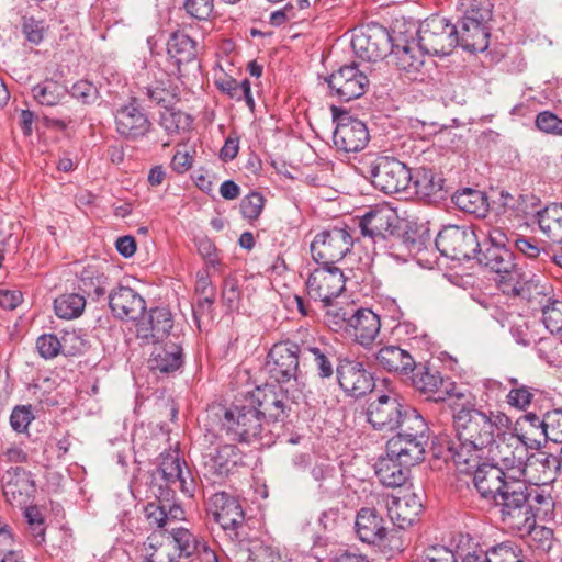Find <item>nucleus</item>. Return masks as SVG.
Here are the masks:
<instances>
[{
    "instance_id": "46",
    "label": "nucleus",
    "mask_w": 562,
    "mask_h": 562,
    "mask_svg": "<svg viewBox=\"0 0 562 562\" xmlns=\"http://www.w3.org/2000/svg\"><path fill=\"white\" fill-rule=\"evenodd\" d=\"M397 429L400 430L397 434L414 435L418 438H429V428L424 417L416 408L406 404L402 412Z\"/></svg>"
},
{
    "instance_id": "47",
    "label": "nucleus",
    "mask_w": 562,
    "mask_h": 562,
    "mask_svg": "<svg viewBox=\"0 0 562 562\" xmlns=\"http://www.w3.org/2000/svg\"><path fill=\"white\" fill-rule=\"evenodd\" d=\"M490 562H526L521 544L515 541H503L484 551Z\"/></svg>"
},
{
    "instance_id": "49",
    "label": "nucleus",
    "mask_w": 562,
    "mask_h": 562,
    "mask_svg": "<svg viewBox=\"0 0 562 562\" xmlns=\"http://www.w3.org/2000/svg\"><path fill=\"white\" fill-rule=\"evenodd\" d=\"M34 99L46 106H54L60 102L66 94V88L54 80H45L32 89Z\"/></svg>"
},
{
    "instance_id": "34",
    "label": "nucleus",
    "mask_w": 562,
    "mask_h": 562,
    "mask_svg": "<svg viewBox=\"0 0 562 562\" xmlns=\"http://www.w3.org/2000/svg\"><path fill=\"white\" fill-rule=\"evenodd\" d=\"M374 358L381 369L403 380L414 370V363L416 362L407 350L395 345L381 347L375 352Z\"/></svg>"
},
{
    "instance_id": "23",
    "label": "nucleus",
    "mask_w": 562,
    "mask_h": 562,
    "mask_svg": "<svg viewBox=\"0 0 562 562\" xmlns=\"http://www.w3.org/2000/svg\"><path fill=\"white\" fill-rule=\"evenodd\" d=\"M404 406L395 395H381L369 404L368 422L380 431L396 430Z\"/></svg>"
},
{
    "instance_id": "31",
    "label": "nucleus",
    "mask_w": 562,
    "mask_h": 562,
    "mask_svg": "<svg viewBox=\"0 0 562 562\" xmlns=\"http://www.w3.org/2000/svg\"><path fill=\"white\" fill-rule=\"evenodd\" d=\"M427 442L428 438L397 434L387 441L386 453L404 464L414 465L424 460Z\"/></svg>"
},
{
    "instance_id": "62",
    "label": "nucleus",
    "mask_w": 562,
    "mask_h": 562,
    "mask_svg": "<svg viewBox=\"0 0 562 562\" xmlns=\"http://www.w3.org/2000/svg\"><path fill=\"white\" fill-rule=\"evenodd\" d=\"M34 416L30 407L16 406L10 416V425L18 432H24Z\"/></svg>"
},
{
    "instance_id": "15",
    "label": "nucleus",
    "mask_w": 562,
    "mask_h": 562,
    "mask_svg": "<svg viewBox=\"0 0 562 562\" xmlns=\"http://www.w3.org/2000/svg\"><path fill=\"white\" fill-rule=\"evenodd\" d=\"M330 94L340 102H349L362 97L368 87L369 79L356 63L344 65L326 79Z\"/></svg>"
},
{
    "instance_id": "58",
    "label": "nucleus",
    "mask_w": 562,
    "mask_h": 562,
    "mask_svg": "<svg viewBox=\"0 0 562 562\" xmlns=\"http://www.w3.org/2000/svg\"><path fill=\"white\" fill-rule=\"evenodd\" d=\"M38 353L44 359H53L63 352V344L54 334H44L36 340Z\"/></svg>"
},
{
    "instance_id": "40",
    "label": "nucleus",
    "mask_w": 562,
    "mask_h": 562,
    "mask_svg": "<svg viewBox=\"0 0 562 562\" xmlns=\"http://www.w3.org/2000/svg\"><path fill=\"white\" fill-rule=\"evenodd\" d=\"M109 278L98 265H88L78 274V290L86 295L98 300L105 294Z\"/></svg>"
},
{
    "instance_id": "51",
    "label": "nucleus",
    "mask_w": 562,
    "mask_h": 562,
    "mask_svg": "<svg viewBox=\"0 0 562 562\" xmlns=\"http://www.w3.org/2000/svg\"><path fill=\"white\" fill-rule=\"evenodd\" d=\"M25 519L29 525V531L35 544L45 541V518L37 506H30L24 512Z\"/></svg>"
},
{
    "instance_id": "16",
    "label": "nucleus",
    "mask_w": 562,
    "mask_h": 562,
    "mask_svg": "<svg viewBox=\"0 0 562 562\" xmlns=\"http://www.w3.org/2000/svg\"><path fill=\"white\" fill-rule=\"evenodd\" d=\"M247 398L256 406L267 426L270 422L283 423L289 416V396L280 387L266 384L252 391Z\"/></svg>"
},
{
    "instance_id": "26",
    "label": "nucleus",
    "mask_w": 562,
    "mask_h": 562,
    "mask_svg": "<svg viewBox=\"0 0 562 562\" xmlns=\"http://www.w3.org/2000/svg\"><path fill=\"white\" fill-rule=\"evenodd\" d=\"M416 391L424 394H438L436 401H443L442 394H450L453 383L445 380L440 372L426 363H414V370L404 379Z\"/></svg>"
},
{
    "instance_id": "56",
    "label": "nucleus",
    "mask_w": 562,
    "mask_h": 562,
    "mask_svg": "<svg viewBox=\"0 0 562 562\" xmlns=\"http://www.w3.org/2000/svg\"><path fill=\"white\" fill-rule=\"evenodd\" d=\"M265 198L259 192H251L247 194L240 202V212L248 221L257 220L265 206Z\"/></svg>"
},
{
    "instance_id": "55",
    "label": "nucleus",
    "mask_w": 562,
    "mask_h": 562,
    "mask_svg": "<svg viewBox=\"0 0 562 562\" xmlns=\"http://www.w3.org/2000/svg\"><path fill=\"white\" fill-rule=\"evenodd\" d=\"M160 124L169 134L178 133L190 124V119L186 113L166 108L160 115Z\"/></svg>"
},
{
    "instance_id": "44",
    "label": "nucleus",
    "mask_w": 562,
    "mask_h": 562,
    "mask_svg": "<svg viewBox=\"0 0 562 562\" xmlns=\"http://www.w3.org/2000/svg\"><path fill=\"white\" fill-rule=\"evenodd\" d=\"M302 359L304 361H312L315 364L317 375L321 379H329L334 374V366L330 360L333 356L331 348L319 345H302L301 346Z\"/></svg>"
},
{
    "instance_id": "24",
    "label": "nucleus",
    "mask_w": 562,
    "mask_h": 562,
    "mask_svg": "<svg viewBox=\"0 0 562 562\" xmlns=\"http://www.w3.org/2000/svg\"><path fill=\"white\" fill-rule=\"evenodd\" d=\"M396 211L387 205H379L368 211L360 220V229L363 237L374 243L384 241L397 227Z\"/></svg>"
},
{
    "instance_id": "6",
    "label": "nucleus",
    "mask_w": 562,
    "mask_h": 562,
    "mask_svg": "<svg viewBox=\"0 0 562 562\" xmlns=\"http://www.w3.org/2000/svg\"><path fill=\"white\" fill-rule=\"evenodd\" d=\"M418 47L434 56L449 55L458 45L457 26L439 15L427 18L418 27Z\"/></svg>"
},
{
    "instance_id": "13",
    "label": "nucleus",
    "mask_w": 562,
    "mask_h": 562,
    "mask_svg": "<svg viewBox=\"0 0 562 562\" xmlns=\"http://www.w3.org/2000/svg\"><path fill=\"white\" fill-rule=\"evenodd\" d=\"M301 346L286 340L274 344L268 352L265 368L271 380L279 384L297 379Z\"/></svg>"
},
{
    "instance_id": "57",
    "label": "nucleus",
    "mask_w": 562,
    "mask_h": 562,
    "mask_svg": "<svg viewBox=\"0 0 562 562\" xmlns=\"http://www.w3.org/2000/svg\"><path fill=\"white\" fill-rule=\"evenodd\" d=\"M533 397L532 389L527 385H518L512 387L506 396V401L512 407L525 411L529 407Z\"/></svg>"
},
{
    "instance_id": "25",
    "label": "nucleus",
    "mask_w": 562,
    "mask_h": 562,
    "mask_svg": "<svg viewBox=\"0 0 562 562\" xmlns=\"http://www.w3.org/2000/svg\"><path fill=\"white\" fill-rule=\"evenodd\" d=\"M560 468L559 457L546 451H537L526 457L521 476L537 486L550 485L557 480Z\"/></svg>"
},
{
    "instance_id": "61",
    "label": "nucleus",
    "mask_w": 562,
    "mask_h": 562,
    "mask_svg": "<svg viewBox=\"0 0 562 562\" xmlns=\"http://www.w3.org/2000/svg\"><path fill=\"white\" fill-rule=\"evenodd\" d=\"M70 93L74 98L86 104L94 102L98 98L97 87L87 80L76 82L71 87Z\"/></svg>"
},
{
    "instance_id": "48",
    "label": "nucleus",
    "mask_w": 562,
    "mask_h": 562,
    "mask_svg": "<svg viewBox=\"0 0 562 562\" xmlns=\"http://www.w3.org/2000/svg\"><path fill=\"white\" fill-rule=\"evenodd\" d=\"M86 306V295L82 293L63 294L55 299L54 310L59 318L72 319L79 317Z\"/></svg>"
},
{
    "instance_id": "4",
    "label": "nucleus",
    "mask_w": 562,
    "mask_h": 562,
    "mask_svg": "<svg viewBox=\"0 0 562 562\" xmlns=\"http://www.w3.org/2000/svg\"><path fill=\"white\" fill-rule=\"evenodd\" d=\"M526 482L510 477L506 486L493 501L501 507V518L512 529H529L535 524L533 504Z\"/></svg>"
},
{
    "instance_id": "60",
    "label": "nucleus",
    "mask_w": 562,
    "mask_h": 562,
    "mask_svg": "<svg viewBox=\"0 0 562 562\" xmlns=\"http://www.w3.org/2000/svg\"><path fill=\"white\" fill-rule=\"evenodd\" d=\"M186 12L198 20H207L214 10V0H184Z\"/></svg>"
},
{
    "instance_id": "35",
    "label": "nucleus",
    "mask_w": 562,
    "mask_h": 562,
    "mask_svg": "<svg viewBox=\"0 0 562 562\" xmlns=\"http://www.w3.org/2000/svg\"><path fill=\"white\" fill-rule=\"evenodd\" d=\"M424 54L418 47V42L405 40L404 43H394L390 56L400 71L416 78L424 65Z\"/></svg>"
},
{
    "instance_id": "28",
    "label": "nucleus",
    "mask_w": 562,
    "mask_h": 562,
    "mask_svg": "<svg viewBox=\"0 0 562 562\" xmlns=\"http://www.w3.org/2000/svg\"><path fill=\"white\" fill-rule=\"evenodd\" d=\"M3 495L12 505H23L35 490L31 472L22 467H11L1 475Z\"/></svg>"
},
{
    "instance_id": "8",
    "label": "nucleus",
    "mask_w": 562,
    "mask_h": 562,
    "mask_svg": "<svg viewBox=\"0 0 562 562\" xmlns=\"http://www.w3.org/2000/svg\"><path fill=\"white\" fill-rule=\"evenodd\" d=\"M353 246V237L347 226L333 227L318 233L311 244L313 259L318 265L335 266Z\"/></svg>"
},
{
    "instance_id": "39",
    "label": "nucleus",
    "mask_w": 562,
    "mask_h": 562,
    "mask_svg": "<svg viewBox=\"0 0 562 562\" xmlns=\"http://www.w3.org/2000/svg\"><path fill=\"white\" fill-rule=\"evenodd\" d=\"M515 441L526 448L528 445L540 443L544 440V416L540 417L535 413H528L519 417L514 426Z\"/></svg>"
},
{
    "instance_id": "45",
    "label": "nucleus",
    "mask_w": 562,
    "mask_h": 562,
    "mask_svg": "<svg viewBox=\"0 0 562 562\" xmlns=\"http://www.w3.org/2000/svg\"><path fill=\"white\" fill-rule=\"evenodd\" d=\"M452 201L461 211L476 216H485L488 210L485 193L471 188L456 192L452 196Z\"/></svg>"
},
{
    "instance_id": "63",
    "label": "nucleus",
    "mask_w": 562,
    "mask_h": 562,
    "mask_svg": "<svg viewBox=\"0 0 562 562\" xmlns=\"http://www.w3.org/2000/svg\"><path fill=\"white\" fill-rule=\"evenodd\" d=\"M424 562H457V559L447 547L430 546L424 551Z\"/></svg>"
},
{
    "instance_id": "43",
    "label": "nucleus",
    "mask_w": 562,
    "mask_h": 562,
    "mask_svg": "<svg viewBox=\"0 0 562 562\" xmlns=\"http://www.w3.org/2000/svg\"><path fill=\"white\" fill-rule=\"evenodd\" d=\"M537 221L552 243L562 244V204H551L537 212Z\"/></svg>"
},
{
    "instance_id": "20",
    "label": "nucleus",
    "mask_w": 562,
    "mask_h": 562,
    "mask_svg": "<svg viewBox=\"0 0 562 562\" xmlns=\"http://www.w3.org/2000/svg\"><path fill=\"white\" fill-rule=\"evenodd\" d=\"M173 327L171 312L167 307H154L136 322V337L146 345H159Z\"/></svg>"
},
{
    "instance_id": "59",
    "label": "nucleus",
    "mask_w": 562,
    "mask_h": 562,
    "mask_svg": "<svg viewBox=\"0 0 562 562\" xmlns=\"http://www.w3.org/2000/svg\"><path fill=\"white\" fill-rule=\"evenodd\" d=\"M535 124L546 134L562 135V119L551 111H542L536 116Z\"/></svg>"
},
{
    "instance_id": "5",
    "label": "nucleus",
    "mask_w": 562,
    "mask_h": 562,
    "mask_svg": "<svg viewBox=\"0 0 562 562\" xmlns=\"http://www.w3.org/2000/svg\"><path fill=\"white\" fill-rule=\"evenodd\" d=\"M220 422L221 429L231 440L245 443L258 441L267 426L256 406L247 397L225 409Z\"/></svg>"
},
{
    "instance_id": "36",
    "label": "nucleus",
    "mask_w": 562,
    "mask_h": 562,
    "mask_svg": "<svg viewBox=\"0 0 562 562\" xmlns=\"http://www.w3.org/2000/svg\"><path fill=\"white\" fill-rule=\"evenodd\" d=\"M541 288L543 289L542 293L536 294V296L527 301L538 303L546 328L552 334L562 336V300L550 295V285L541 284Z\"/></svg>"
},
{
    "instance_id": "17",
    "label": "nucleus",
    "mask_w": 562,
    "mask_h": 562,
    "mask_svg": "<svg viewBox=\"0 0 562 562\" xmlns=\"http://www.w3.org/2000/svg\"><path fill=\"white\" fill-rule=\"evenodd\" d=\"M166 486L162 491L175 493L178 488L184 496L192 497L196 487L195 481L184 460L178 451H169L161 454V462L158 469Z\"/></svg>"
},
{
    "instance_id": "52",
    "label": "nucleus",
    "mask_w": 562,
    "mask_h": 562,
    "mask_svg": "<svg viewBox=\"0 0 562 562\" xmlns=\"http://www.w3.org/2000/svg\"><path fill=\"white\" fill-rule=\"evenodd\" d=\"M440 180H435V175L430 170H418L414 176L412 183L415 188V193L423 196H430L436 194L440 189Z\"/></svg>"
},
{
    "instance_id": "33",
    "label": "nucleus",
    "mask_w": 562,
    "mask_h": 562,
    "mask_svg": "<svg viewBox=\"0 0 562 562\" xmlns=\"http://www.w3.org/2000/svg\"><path fill=\"white\" fill-rule=\"evenodd\" d=\"M381 328L379 316L371 310H358L348 317V331L355 341L364 348H370Z\"/></svg>"
},
{
    "instance_id": "21",
    "label": "nucleus",
    "mask_w": 562,
    "mask_h": 562,
    "mask_svg": "<svg viewBox=\"0 0 562 562\" xmlns=\"http://www.w3.org/2000/svg\"><path fill=\"white\" fill-rule=\"evenodd\" d=\"M108 303L113 316L120 321L137 322L146 311L145 299L134 289L122 284L110 291Z\"/></svg>"
},
{
    "instance_id": "42",
    "label": "nucleus",
    "mask_w": 562,
    "mask_h": 562,
    "mask_svg": "<svg viewBox=\"0 0 562 562\" xmlns=\"http://www.w3.org/2000/svg\"><path fill=\"white\" fill-rule=\"evenodd\" d=\"M515 447L512 445H504L501 447L499 445L494 446V451L491 457L495 459L499 458L502 462L503 470L508 471L509 474L507 476H514L515 479H519L521 476V471L525 464L526 457L528 454L527 448L520 442H516Z\"/></svg>"
},
{
    "instance_id": "53",
    "label": "nucleus",
    "mask_w": 562,
    "mask_h": 562,
    "mask_svg": "<svg viewBox=\"0 0 562 562\" xmlns=\"http://www.w3.org/2000/svg\"><path fill=\"white\" fill-rule=\"evenodd\" d=\"M241 290L239 282L234 277H226L223 282L222 301L231 312L237 311L240 305Z\"/></svg>"
},
{
    "instance_id": "12",
    "label": "nucleus",
    "mask_w": 562,
    "mask_h": 562,
    "mask_svg": "<svg viewBox=\"0 0 562 562\" xmlns=\"http://www.w3.org/2000/svg\"><path fill=\"white\" fill-rule=\"evenodd\" d=\"M207 510L232 540H243L245 514L237 498L226 492L215 493L209 498Z\"/></svg>"
},
{
    "instance_id": "27",
    "label": "nucleus",
    "mask_w": 562,
    "mask_h": 562,
    "mask_svg": "<svg viewBox=\"0 0 562 562\" xmlns=\"http://www.w3.org/2000/svg\"><path fill=\"white\" fill-rule=\"evenodd\" d=\"M241 461V452L235 445H223L202 454L205 476H227Z\"/></svg>"
},
{
    "instance_id": "29",
    "label": "nucleus",
    "mask_w": 562,
    "mask_h": 562,
    "mask_svg": "<svg viewBox=\"0 0 562 562\" xmlns=\"http://www.w3.org/2000/svg\"><path fill=\"white\" fill-rule=\"evenodd\" d=\"M116 132L128 139L145 136L151 126L147 115L136 105L135 99L115 112Z\"/></svg>"
},
{
    "instance_id": "1",
    "label": "nucleus",
    "mask_w": 562,
    "mask_h": 562,
    "mask_svg": "<svg viewBox=\"0 0 562 562\" xmlns=\"http://www.w3.org/2000/svg\"><path fill=\"white\" fill-rule=\"evenodd\" d=\"M510 239L499 227H492L487 240L480 247L477 262L495 274L497 288L506 295L530 300L542 293L541 282L530 277L516 261L514 252L508 248Z\"/></svg>"
},
{
    "instance_id": "10",
    "label": "nucleus",
    "mask_w": 562,
    "mask_h": 562,
    "mask_svg": "<svg viewBox=\"0 0 562 562\" xmlns=\"http://www.w3.org/2000/svg\"><path fill=\"white\" fill-rule=\"evenodd\" d=\"M203 539L193 535L187 528H172L162 536L157 546L150 543L153 551L148 554V562H178L180 558H190L196 551Z\"/></svg>"
},
{
    "instance_id": "50",
    "label": "nucleus",
    "mask_w": 562,
    "mask_h": 562,
    "mask_svg": "<svg viewBox=\"0 0 562 562\" xmlns=\"http://www.w3.org/2000/svg\"><path fill=\"white\" fill-rule=\"evenodd\" d=\"M218 89L226 92L232 99L237 101L245 100L250 109H254L255 101L251 95L250 82L248 79H244L238 82L233 78L224 79L217 82Z\"/></svg>"
},
{
    "instance_id": "38",
    "label": "nucleus",
    "mask_w": 562,
    "mask_h": 562,
    "mask_svg": "<svg viewBox=\"0 0 562 562\" xmlns=\"http://www.w3.org/2000/svg\"><path fill=\"white\" fill-rule=\"evenodd\" d=\"M167 53L181 72V67L196 60L198 44L183 32H173L167 42Z\"/></svg>"
},
{
    "instance_id": "9",
    "label": "nucleus",
    "mask_w": 562,
    "mask_h": 562,
    "mask_svg": "<svg viewBox=\"0 0 562 562\" xmlns=\"http://www.w3.org/2000/svg\"><path fill=\"white\" fill-rule=\"evenodd\" d=\"M484 457L486 454L474 456L476 462L473 464H456V467L460 473L472 476L473 485L482 498L493 501L497 498V494L512 476H507L503 468L494 463L482 462Z\"/></svg>"
},
{
    "instance_id": "32",
    "label": "nucleus",
    "mask_w": 562,
    "mask_h": 562,
    "mask_svg": "<svg viewBox=\"0 0 562 562\" xmlns=\"http://www.w3.org/2000/svg\"><path fill=\"white\" fill-rule=\"evenodd\" d=\"M386 507L391 521L400 529H405L417 520L423 503L420 495L405 493L402 496H392Z\"/></svg>"
},
{
    "instance_id": "19",
    "label": "nucleus",
    "mask_w": 562,
    "mask_h": 562,
    "mask_svg": "<svg viewBox=\"0 0 562 562\" xmlns=\"http://www.w3.org/2000/svg\"><path fill=\"white\" fill-rule=\"evenodd\" d=\"M336 373L340 387L349 396H364L375 386L372 372L360 361L349 358L339 359Z\"/></svg>"
},
{
    "instance_id": "64",
    "label": "nucleus",
    "mask_w": 562,
    "mask_h": 562,
    "mask_svg": "<svg viewBox=\"0 0 562 562\" xmlns=\"http://www.w3.org/2000/svg\"><path fill=\"white\" fill-rule=\"evenodd\" d=\"M279 558L268 547L256 544L247 551L246 562H277Z\"/></svg>"
},
{
    "instance_id": "3",
    "label": "nucleus",
    "mask_w": 562,
    "mask_h": 562,
    "mask_svg": "<svg viewBox=\"0 0 562 562\" xmlns=\"http://www.w3.org/2000/svg\"><path fill=\"white\" fill-rule=\"evenodd\" d=\"M361 172L375 189L386 194L405 191L413 180L411 169L404 162L382 155L367 156L362 160Z\"/></svg>"
},
{
    "instance_id": "37",
    "label": "nucleus",
    "mask_w": 562,
    "mask_h": 562,
    "mask_svg": "<svg viewBox=\"0 0 562 562\" xmlns=\"http://www.w3.org/2000/svg\"><path fill=\"white\" fill-rule=\"evenodd\" d=\"M151 371L170 373L182 364V347L179 341L168 340L151 352L148 361Z\"/></svg>"
},
{
    "instance_id": "22",
    "label": "nucleus",
    "mask_w": 562,
    "mask_h": 562,
    "mask_svg": "<svg viewBox=\"0 0 562 562\" xmlns=\"http://www.w3.org/2000/svg\"><path fill=\"white\" fill-rule=\"evenodd\" d=\"M333 140L338 150L360 151L369 142V131L362 121L344 115L338 119Z\"/></svg>"
},
{
    "instance_id": "14",
    "label": "nucleus",
    "mask_w": 562,
    "mask_h": 562,
    "mask_svg": "<svg viewBox=\"0 0 562 562\" xmlns=\"http://www.w3.org/2000/svg\"><path fill=\"white\" fill-rule=\"evenodd\" d=\"M393 45V38L387 30L378 23L367 24L351 40L355 53L368 61L383 59L391 54Z\"/></svg>"
},
{
    "instance_id": "41",
    "label": "nucleus",
    "mask_w": 562,
    "mask_h": 562,
    "mask_svg": "<svg viewBox=\"0 0 562 562\" xmlns=\"http://www.w3.org/2000/svg\"><path fill=\"white\" fill-rule=\"evenodd\" d=\"M409 467L401 462V460L386 454L376 462L375 474L384 486L400 487L408 477Z\"/></svg>"
},
{
    "instance_id": "11",
    "label": "nucleus",
    "mask_w": 562,
    "mask_h": 562,
    "mask_svg": "<svg viewBox=\"0 0 562 562\" xmlns=\"http://www.w3.org/2000/svg\"><path fill=\"white\" fill-rule=\"evenodd\" d=\"M491 15L492 11L488 4L481 8L472 4L457 27L458 44L471 53L487 49L490 31L485 23Z\"/></svg>"
},
{
    "instance_id": "2",
    "label": "nucleus",
    "mask_w": 562,
    "mask_h": 562,
    "mask_svg": "<svg viewBox=\"0 0 562 562\" xmlns=\"http://www.w3.org/2000/svg\"><path fill=\"white\" fill-rule=\"evenodd\" d=\"M501 419L499 413L477 408L469 402L456 408L452 424L458 443L448 447L454 464H473L474 456L488 458L494 451Z\"/></svg>"
},
{
    "instance_id": "54",
    "label": "nucleus",
    "mask_w": 562,
    "mask_h": 562,
    "mask_svg": "<svg viewBox=\"0 0 562 562\" xmlns=\"http://www.w3.org/2000/svg\"><path fill=\"white\" fill-rule=\"evenodd\" d=\"M544 440L562 443V409L544 414Z\"/></svg>"
},
{
    "instance_id": "18",
    "label": "nucleus",
    "mask_w": 562,
    "mask_h": 562,
    "mask_svg": "<svg viewBox=\"0 0 562 562\" xmlns=\"http://www.w3.org/2000/svg\"><path fill=\"white\" fill-rule=\"evenodd\" d=\"M346 279L336 266L321 265L306 280L307 294L315 301L328 304L345 290Z\"/></svg>"
},
{
    "instance_id": "7",
    "label": "nucleus",
    "mask_w": 562,
    "mask_h": 562,
    "mask_svg": "<svg viewBox=\"0 0 562 562\" xmlns=\"http://www.w3.org/2000/svg\"><path fill=\"white\" fill-rule=\"evenodd\" d=\"M436 247L447 258L469 260L476 257L481 244L472 227L448 225L438 233Z\"/></svg>"
},
{
    "instance_id": "30",
    "label": "nucleus",
    "mask_w": 562,
    "mask_h": 562,
    "mask_svg": "<svg viewBox=\"0 0 562 562\" xmlns=\"http://www.w3.org/2000/svg\"><path fill=\"white\" fill-rule=\"evenodd\" d=\"M356 533L369 544H384L390 531L384 518L374 508H361L356 517Z\"/></svg>"
}]
</instances>
